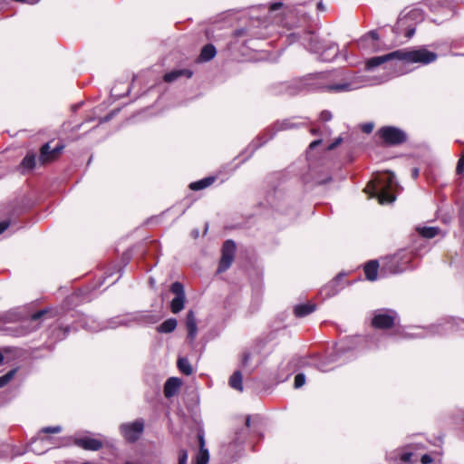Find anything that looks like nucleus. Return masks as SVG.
I'll list each match as a JSON object with an SVG mask.
<instances>
[{"label": "nucleus", "instance_id": "5701e85b", "mask_svg": "<svg viewBox=\"0 0 464 464\" xmlns=\"http://www.w3.org/2000/svg\"><path fill=\"white\" fill-rule=\"evenodd\" d=\"M419 234L426 238H432L440 234V230L437 227H423L417 228Z\"/></svg>", "mask_w": 464, "mask_h": 464}, {"label": "nucleus", "instance_id": "0e129e2a", "mask_svg": "<svg viewBox=\"0 0 464 464\" xmlns=\"http://www.w3.org/2000/svg\"><path fill=\"white\" fill-rule=\"evenodd\" d=\"M3 360H4V356H3V354L0 353V363L3 362Z\"/></svg>", "mask_w": 464, "mask_h": 464}, {"label": "nucleus", "instance_id": "f704fd0d", "mask_svg": "<svg viewBox=\"0 0 464 464\" xmlns=\"http://www.w3.org/2000/svg\"><path fill=\"white\" fill-rule=\"evenodd\" d=\"M187 329H188V338L192 343L195 340L197 334H198L197 324H192V325H187Z\"/></svg>", "mask_w": 464, "mask_h": 464}, {"label": "nucleus", "instance_id": "7c9ffc66", "mask_svg": "<svg viewBox=\"0 0 464 464\" xmlns=\"http://www.w3.org/2000/svg\"><path fill=\"white\" fill-rule=\"evenodd\" d=\"M170 291L176 296H185L183 285L179 282H174L170 286Z\"/></svg>", "mask_w": 464, "mask_h": 464}, {"label": "nucleus", "instance_id": "f257e3e1", "mask_svg": "<svg viewBox=\"0 0 464 464\" xmlns=\"http://www.w3.org/2000/svg\"><path fill=\"white\" fill-rule=\"evenodd\" d=\"M399 184L393 172L387 171L378 174L365 188V192L372 198H377L380 204L392 203L395 200V192Z\"/></svg>", "mask_w": 464, "mask_h": 464}, {"label": "nucleus", "instance_id": "6ab92c4d", "mask_svg": "<svg viewBox=\"0 0 464 464\" xmlns=\"http://www.w3.org/2000/svg\"><path fill=\"white\" fill-rule=\"evenodd\" d=\"M315 310V305L313 304H297L294 308V313L296 317H304Z\"/></svg>", "mask_w": 464, "mask_h": 464}, {"label": "nucleus", "instance_id": "412c9836", "mask_svg": "<svg viewBox=\"0 0 464 464\" xmlns=\"http://www.w3.org/2000/svg\"><path fill=\"white\" fill-rule=\"evenodd\" d=\"M102 111V109L100 107L95 108L94 111H93V116H92V117L89 116L88 119H87V121H92L95 119H98L99 120V123H102V122H106V121L111 120L113 118V116H114V112H115L114 110H111L104 117L100 116V111Z\"/></svg>", "mask_w": 464, "mask_h": 464}, {"label": "nucleus", "instance_id": "bb28decb", "mask_svg": "<svg viewBox=\"0 0 464 464\" xmlns=\"http://www.w3.org/2000/svg\"><path fill=\"white\" fill-rule=\"evenodd\" d=\"M185 296H175L170 303L171 312L179 313L184 308Z\"/></svg>", "mask_w": 464, "mask_h": 464}, {"label": "nucleus", "instance_id": "de8ad7c7", "mask_svg": "<svg viewBox=\"0 0 464 464\" xmlns=\"http://www.w3.org/2000/svg\"><path fill=\"white\" fill-rule=\"evenodd\" d=\"M342 142V139L341 138H338L336 139L333 143H331L329 146H328V150H334V148H336L340 143Z\"/></svg>", "mask_w": 464, "mask_h": 464}, {"label": "nucleus", "instance_id": "6e6d98bb", "mask_svg": "<svg viewBox=\"0 0 464 464\" xmlns=\"http://www.w3.org/2000/svg\"><path fill=\"white\" fill-rule=\"evenodd\" d=\"M250 356L248 353H245L244 356H243V360H242V362L244 365H246L249 360Z\"/></svg>", "mask_w": 464, "mask_h": 464}, {"label": "nucleus", "instance_id": "423d86ee", "mask_svg": "<svg viewBox=\"0 0 464 464\" xmlns=\"http://www.w3.org/2000/svg\"><path fill=\"white\" fill-rule=\"evenodd\" d=\"M49 313L48 310L44 309L32 314L30 318L22 322V324L19 329L16 330L14 335L23 336L37 330L40 325V320Z\"/></svg>", "mask_w": 464, "mask_h": 464}, {"label": "nucleus", "instance_id": "c03bdc74", "mask_svg": "<svg viewBox=\"0 0 464 464\" xmlns=\"http://www.w3.org/2000/svg\"><path fill=\"white\" fill-rule=\"evenodd\" d=\"M420 462L422 464H430L432 462V458L429 454H424L420 458Z\"/></svg>", "mask_w": 464, "mask_h": 464}, {"label": "nucleus", "instance_id": "13d9d810", "mask_svg": "<svg viewBox=\"0 0 464 464\" xmlns=\"http://www.w3.org/2000/svg\"><path fill=\"white\" fill-rule=\"evenodd\" d=\"M317 8L320 10V11H325L326 10V7L325 5L323 4V2H319L317 4Z\"/></svg>", "mask_w": 464, "mask_h": 464}, {"label": "nucleus", "instance_id": "3c124183", "mask_svg": "<svg viewBox=\"0 0 464 464\" xmlns=\"http://www.w3.org/2000/svg\"><path fill=\"white\" fill-rule=\"evenodd\" d=\"M321 142H322V140H314L313 142H311V143H310V145H309V149H310V150L314 149V148H315V147H317Z\"/></svg>", "mask_w": 464, "mask_h": 464}, {"label": "nucleus", "instance_id": "338daca9", "mask_svg": "<svg viewBox=\"0 0 464 464\" xmlns=\"http://www.w3.org/2000/svg\"><path fill=\"white\" fill-rule=\"evenodd\" d=\"M82 464H92V463H91V462H89V461H85V462H83Z\"/></svg>", "mask_w": 464, "mask_h": 464}, {"label": "nucleus", "instance_id": "f3484780", "mask_svg": "<svg viewBox=\"0 0 464 464\" xmlns=\"http://www.w3.org/2000/svg\"><path fill=\"white\" fill-rule=\"evenodd\" d=\"M301 125L302 123L294 122L292 119H285L276 121L273 126V130H275V132H277L280 130H286L294 128H298Z\"/></svg>", "mask_w": 464, "mask_h": 464}, {"label": "nucleus", "instance_id": "9b49d317", "mask_svg": "<svg viewBox=\"0 0 464 464\" xmlns=\"http://www.w3.org/2000/svg\"><path fill=\"white\" fill-rule=\"evenodd\" d=\"M74 444L86 450H98L102 447V441L92 437L89 432L82 435H75Z\"/></svg>", "mask_w": 464, "mask_h": 464}, {"label": "nucleus", "instance_id": "e433bc0d", "mask_svg": "<svg viewBox=\"0 0 464 464\" xmlns=\"http://www.w3.org/2000/svg\"><path fill=\"white\" fill-rule=\"evenodd\" d=\"M62 431V427L57 425V426H49V427H44L41 430V432L42 433H44V434H48V433H59Z\"/></svg>", "mask_w": 464, "mask_h": 464}, {"label": "nucleus", "instance_id": "603ef678", "mask_svg": "<svg viewBox=\"0 0 464 464\" xmlns=\"http://www.w3.org/2000/svg\"><path fill=\"white\" fill-rule=\"evenodd\" d=\"M340 54L343 56V58L347 61L348 60V52H347V49L344 48L343 50H342L340 52Z\"/></svg>", "mask_w": 464, "mask_h": 464}, {"label": "nucleus", "instance_id": "f03ea898", "mask_svg": "<svg viewBox=\"0 0 464 464\" xmlns=\"http://www.w3.org/2000/svg\"><path fill=\"white\" fill-rule=\"evenodd\" d=\"M421 19V14L418 9L409 11L407 14H401L393 28L397 35H404L411 38L415 33V21Z\"/></svg>", "mask_w": 464, "mask_h": 464}, {"label": "nucleus", "instance_id": "4d7b16f0", "mask_svg": "<svg viewBox=\"0 0 464 464\" xmlns=\"http://www.w3.org/2000/svg\"><path fill=\"white\" fill-rule=\"evenodd\" d=\"M42 445H43V446H48V445H50V446H51V449L55 447V443H54V441H53V438H51V437H50V443H43Z\"/></svg>", "mask_w": 464, "mask_h": 464}, {"label": "nucleus", "instance_id": "2eb2a0df", "mask_svg": "<svg viewBox=\"0 0 464 464\" xmlns=\"http://www.w3.org/2000/svg\"><path fill=\"white\" fill-rule=\"evenodd\" d=\"M181 386L180 379L177 377L169 378L164 385V395L166 398H171L176 395L179 392V389Z\"/></svg>", "mask_w": 464, "mask_h": 464}, {"label": "nucleus", "instance_id": "4468645a", "mask_svg": "<svg viewBox=\"0 0 464 464\" xmlns=\"http://www.w3.org/2000/svg\"><path fill=\"white\" fill-rule=\"evenodd\" d=\"M63 149V146H57L56 148L54 149H52L50 147V144L49 143H45L42 148H41V153H40V157H39V160L42 162V163H45L47 161H50L52 160L58 153H60V151Z\"/></svg>", "mask_w": 464, "mask_h": 464}, {"label": "nucleus", "instance_id": "a19ab883", "mask_svg": "<svg viewBox=\"0 0 464 464\" xmlns=\"http://www.w3.org/2000/svg\"><path fill=\"white\" fill-rule=\"evenodd\" d=\"M131 257H132V253L130 250H128L122 254L121 261H122V263H124L126 265L129 263V261L131 259Z\"/></svg>", "mask_w": 464, "mask_h": 464}, {"label": "nucleus", "instance_id": "dca6fc26", "mask_svg": "<svg viewBox=\"0 0 464 464\" xmlns=\"http://www.w3.org/2000/svg\"><path fill=\"white\" fill-rule=\"evenodd\" d=\"M192 72L188 69H180L175 70L170 72H168L164 75V81L166 82H172L178 80L181 76H185L187 78H190L192 76Z\"/></svg>", "mask_w": 464, "mask_h": 464}, {"label": "nucleus", "instance_id": "bf43d9fd", "mask_svg": "<svg viewBox=\"0 0 464 464\" xmlns=\"http://www.w3.org/2000/svg\"><path fill=\"white\" fill-rule=\"evenodd\" d=\"M244 34H245V30H243V29L237 30L235 32L236 36H238V37L244 35Z\"/></svg>", "mask_w": 464, "mask_h": 464}, {"label": "nucleus", "instance_id": "1a4fd4ad", "mask_svg": "<svg viewBox=\"0 0 464 464\" xmlns=\"http://www.w3.org/2000/svg\"><path fill=\"white\" fill-rule=\"evenodd\" d=\"M236 250V245L232 240H227L222 247V256L218 265V272L222 273L231 266Z\"/></svg>", "mask_w": 464, "mask_h": 464}, {"label": "nucleus", "instance_id": "9d476101", "mask_svg": "<svg viewBox=\"0 0 464 464\" xmlns=\"http://www.w3.org/2000/svg\"><path fill=\"white\" fill-rule=\"evenodd\" d=\"M381 138L388 144L395 145L406 140L405 133L395 127H383L379 130Z\"/></svg>", "mask_w": 464, "mask_h": 464}, {"label": "nucleus", "instance_id": "39448f33", "mask_svg": "<svg viewBox=\"0 0 464 464\" xmlns=\"http://www.w3.org/2000/svg\"><path fill=\"white\" fill-rule=\"evenodd\" d=\"M411 260V254L401 250L393 256L385 257L382 270L390 274H399L405 271Z\"/></svg>", "mask_w": 464, "mask_h": 464}, {"label": "nucleus", "instance_id": "ea45409f", "mask_svg": "<svg viewBox=\"0 0 464 464\" xmlns=\"http://www.w3.org/2000/svg\"><path fill=\"white\" fill-rule=\"evenodd\" d=\"M188 460V451L186 450H180L179 454V463L178 464H187Z\"/></svg>", "mask_w": 464, "mask_h": 464}, {"label": "nucleus", "instance_id": "6e6552de", "mask_svg": "<svg viewBox=\"0 0 464 464\" xmlns=\"http://www.w3.org/2000/svg\"><path fill=\"white\" fill-rule=\"evenodd\" d=\"M396 317L397 314L394 311L379 310L375 312L372 324L375 328L387 329L394 324Z\"/></svg>", "mask_w": 464, "mask_h": 464}, {"label": "nucleus", "instance_id": "e2e57ef3", "mask_svg": "<svg viewBox=\"0 0 464 464\" xmlns=\"http://www.w3.org/2000/svg\"><path fill=\"white\" fill-rule=\"evenodd\" d=\"M319 369H320L321 371H323V372H326V371H327V369H325V368H324V367H323L322 365H320V366H319Z\"/></svg>", "mask_w": 464, "mask_h": 464}, {"label": "nucleus", "instance_id": "79ce46f5", "mask_svg": "<svg viewBox=\"0 0 464 464\" xmlns=\"http://www.w3.org/2000/svg\"><path fill=\"white\" fill-rule=\"evenodd\" d=\"M320 119L323 121H328L332 119V113L328 111H324L321 112L320 114Z\"/></svg>", "mask_w": 464, "mask_h": 464}, {"label": "nucleus", "instance_id": "a878e982", "mask_svg": "<svg viewBox=\"0 0 464 464\" xmlns=\"http://www.w3.org/2000/svg\"><path fill=\"white\" fill-rule=\"evenodd\" d=\"M177 364H178L179 370L182 373H184L186 375H190L193 372L192 366L187 358H179Z\"/></svg>", "mask_w": 464, "mask_h": 464}, {"label": "nucleus", "instance_id": "4c0bfd02", "mask_svg": "<svg viewBox=\"0 0 464 464\" xmlns=\"http://www.w3.org/2000/svg\"><path fill=\"white\" fill-rule=\"evenodd\" d=\"M340 278H341V275H339L338 276H336V277L334 278V280H333V281L331 282V284H330L328 286H326V287H325V289H324V290L328 291V292H327V294H326L328 296H331V295H335L336 291H332V290H329V289H330V288H332V287H333V285H337V284H338V282H339V280H340Z\"/></svg>", "mask_w": 464, "mask_h": 464}, {"label": "nucleus", "instance_id": "aec40b11", "mask_svg": "<svg viewBox=\"0 0 464 464\" xmlns=\"http://www.w3.org/2000/svg\"><path fill=\"white\" fill-rule=\"evenodd\" d=\"M178 322L175 318H169L164 321L157 328L159 333L169 334L172 333L177 327Z\"/></svg>", "mask_w": 464, "mask_h": 464}, {"label": "nucleus", "instance_id": "ddd939ff", "mask_svg": "<svg viewBox=\"0 0 464 464\" xmlns=\"http://www.w3.org/2000/svg\"><path fill=\"white\" fill-rule=\"evenodd\" d=\"M43 443H50V437H37L32 440L28 446V450L38 455L44 454L51 449V446H43Z\"/></svg>", "mask_w": 464, "mask_h": 464}, {"label": "nucleus", "instance_id": "69168bd1", "mask_svg": "<svg viewBox=\"0 0 464 464\" xmlns=\"http://www.w3.org/2000/svg\"><path fill=\"white\" fill-rule=\"evenodd\" d=\"M450 220V218H445V219H444V222H449Z\"/></svg>", "mask_w": 464, "mask_h": 464}, {"label": "nucleus", "instance_id": "864d4df0", "mask_svg": "<svg viewBox=\"0 0 464 464\" xmlns=\"http://www.w3.org/2000/svg\"><path fill=\"white\" fill-rule=\"evenodd\" d=\"M60 331L63 332L61 338H64L69 333V327L61 328Z\"/></svg>", "mask_w": 464, "mask_h": 464}, {"label": "nucleus", "instance_id": "72a5a7b5", "mask_svg": "<svg viewBox=\"0 0 464 464\" xmlns=\"http://www.w3.org/2000/svg\"><path fill=\"white\" fill-rule=\"evenodd\" d=\"M453 328H454L453 324L449 322V323H446L443 325L437 326L436 327V333H438V334H446V333H449V332H452Z\"/></svg>", "mask_w": 464, "mask_h": 464}, {"label": "nucleus", "instance_id": "f8f14e48", "mask_svg": "<svg viewBox=\"0 0 464 464\" xmlns=\"http://www.w3.org/2000/svg\"><path fill=\"white\" fill-rule=\"evenodd\" d=\"M394 59L398 60V53H396V51L384 55L370 58L366 62L365 68L367 70H373L374 68L381 66L384 63H388L393 61Z\"/></svg>", "mask_w": 464, "mask_h": 464}, {"label": "nucleus", "instance_id": "393cba45", "mask_svg": "<svg viewBox=\"0 0 464 464\" xmlns=\"http://www.w3.org/2000/svg\"><path fill=\"white\" fill-rule=\"evenodd\" d=\"M214 178L208 177L198 181H195L189 184V188L192 190H200L208 186H210L214 182Z\"/></svg>", "mask_w": 464, "mask_h": 464}, {"label": "nucleus", "instance_id": "49530a36", "mask_svg": "<svg viewBox=\"0 0 464 464\" xmlns=\"http://www.w3.org/2000/svg\"><path fill=\"white\" fill-rule=\"evenodd\" d=\"M373 129V124L372 123H366L362 126V130L365 132V133H370Z\"/></svg>", "mask_w": 464, "mask_h": 464}, {"label": "nucleus", "instance_id": "09e8293b", "mask_svg": "<svg viewBox=\"0 0 464 464\" xmlns=\"http://www.w3.org/2000/svg\"><path fill=\"white\" fill-rule=\"evenodd\" d=\"M198 442H199L200 450L205 449L204 435L201 433L198 434Z\"/></svg>", "mask_w": 464, "mask_h": 464}, {"label": "nucleus", "instance_id": "5fc2aeb1", "mask_svg": "<svg viewBox=\"0 0 464 464\" xmlns=\"http://www.w3.org/2000/svg\"><path fill=\"white\" fill-rule=\"evenodd\" d=\"M411 176L413 179H416L419 176V169H417V168L412 169Z\"/></svg>", "mask_w": 464, "mask_h": 464}, {"label": "nucleus", "instance_id": "0eeeda50", "mask_svg": "<svg viewBox=\"0 0 464 464\" xmlns=\"http://www.w3.org/2000/svg\"><path fill=\"white\" fill-rule=\"evenodd\" d=\"M144 430V421L136 420L132 422L124 423L121 426V432L123 438L129 442H134L142 434Z\"/></svg>", "mask_w": 464, "mask_h": 464}, {"label": "nucleus", "instance_id": "c756f323", "mask_svg": "<svg viewBox=\"0 0 464 464\" xmlns=\"http://www.w3.org/2000/svg\"><path fill=\"white\" fill-rule=\"evenodd\" d=\"M372 40V42L377 41L379 39V34L376 31H371L369 32L365 36L361 38L359 44L361 46H364V44L369 41Z\"/></svg>", "mask_w": 464, "mask_h": 464}, {"label": "nucleus", "instance_id": "58836bf2", "mask_svg": "<svg viewBox=\"0 0 464 464\" xmlns=\"http://www.w3.org/2000/svg\"><path fill=\"white\" fill-rule=\"evenodd\" d=\"M196 324H197V321H196V317H195L193 311H188L187 314V318H186V326Z\"/></svg>", "mask_w": 464, "mask_h": 464}, {"label": "nucleus", "instance_id": "c9c22d12", "mask_svg": "<svg viewBox=\"0 0 464 464\" xmlns=\"http://www.w3.org/2000/svg\"><path fill=\"white\" fill-rule=\"evenodd\" d=\"M305 383V376L304 373H298L295 377L294 386L295 389L301 388Z\"/></svg>", "mask_w": 464, "mask_h": 464}, {"label": "nucleus", "instance_id": "8fccbe9b", "mask_svg": "<svg viewBox=\"0 0 464 464\" xmlns=\"http://www.w3.org/2000/svg\"><path fill=\"white\" fill-rule=\"evenodd\" d=\"M281 6H282V3H280V2H276V3H273V4L270 5V10H271V11H276V10H278Z\"/></svg>", "mask_w": 464, "mask_h": 464}, {"label": "nucleus", "instance_id": "473e14b6", "mask_svg": "<svg viewBox=\"0 0 464 464\" xmlns=\"http://www.w3.org/2000/svg\"><path fill=\"white\" fill-rule=\"evenodd\" d=\"M209 459L208 450L207 449L199 450V453L197 457L198 464H207Z\"/></svg>", "mask_w": 464, "mask_h": 464}, {"label": "nucleus", "instance_id": "c85d7f7f", "mask_svg": "<svg viewBox=\"0 0 464 464\" xmlns=\"http://www.w3.org/2000/svg\"><path fill=\"white\" fill-rule=\"evenodd\" d=\"M22 165L24 169H32L35 166V156L34 154L26 155L23 161Z\"/></svg>", "mask_w": 464, "mask_h": 464}, {"label": "nucleus", "instance_id": "37998d69", "mask_svg": "<svg viewBox=\"0 0 464 464\" xmlns=\"http://www.w3.org/2000/svg\"><path fill=\"white\" fill-rule=\"evenodd\" d=\"M463 170H464V154L459 160L458 165H457V172L458 173H461Z\"/></svg>", "mask_w": 464, "mask_h": 464}, {"label": "nucleus", "instance_id": "a18cd8bd", "mask_svg": "<svg viewBox=\"0 0 464 464\" xmlns=\"http://www.w3.org/2000/svg\"><path fill=\"white\" fill-rule=\"evenodd\" d=\"M9 226H10V222L9 221H6V220L1 221L0 222V235L3 232H5L8 228Z\"/></svg>", "mask_w": 464, "mask_h": 464}, {"label": "nucleus", "instance_id": "2f4dec72", "mask_svg": "<svg viewBox=\"0 0 464 464\" xmlns=\"http://www.w3.org/2000/svg\"><path fill=\"white\" fill-rule=\"evenodd\" d=\"M16 370L13 369L0 377V388L6 385L15 375Z\"/></svg>", "mask_w": 464, "mask_h": 464}, {"label": "nucleus", "instance_id": "20e7f679", "mask_svg": "<svg viewBox=\"0 0 464 464\" xmlns=\"http://www.w3.org/2000/svg\"><path fill=\"white\" fill-rule=\"evenodd\" d=\"M308 49L312 53L319 54L324 62L334 60L339 53L338 46L335 44L326 43L314 34L310 35Z\"/></svg>", "mask_w": 464, "mask_h": 464}, {"label": "nucleus", "instance_id": "cd10ccee", "mask_svg": "<svg viewBox=\"0 0 464 464\" xmlns=\"http://www.w3.org/2000/svg\"><path fill=\"white\" fill-rule=\"evenodd\" d=\"M357 88V86H353L352 83L345 82L341 84H333L329 85L327 89L332 92H347Z\"/></svg>", "mask_w": 464, "mask_h": 464}, {"label": "nucleus", "instance_id": "680f3d73", "mask_svg": "<svg viewBox=\"0 0 464 464\" xmlns=\"http://www.w3.org/2000/svg\"><path fill=\"white\" fill-rule=\"evenodd\" d=\"M409 458H410V455H404V456L402 457V459H403L404 461H406V460H408V459H409Z\"/></svg>", "mask_w": 464, "mask_h": 464}, {"label": "nucleus", "instance_id": "052dcab7", "mask_svg": "<svg viewBox=\"0 0 464 464\" xmlns=\"http://www.w3.org/2000/svg\"><path fill=\"white\" fill-rule=\"evenodd\" d=\"M246 425L247 427H249V426H250V418H249V417H247V418H246Z\"/></svg>", "mask_w": 464, "mask_h": 464}, {"label": "nucleus", "instance_id": "7ed1b4c3", "mask_svg": "<svg viewBox=\"0 0 464 464\" xmlns=\"http://www.w3.org/2000/svg\"><path fill=\"white\" fill-rule=\"evenodd\" d=\"M398 61L407 63H420L428 64L437 59V54L433 52L428 51L425 48L413 49V50H398Z\"/></svg>", "mask_w": 464, "mask_h": 464}, {"label": "nucleus", "instance_id": "a211bd4d", "mask_svg": "<svg viewBox=\"0 0 464 464\" xmlns=\"http://www.w3.org/2000/svg\"><path fill=\"white\" fill-rule=\"evenodd\" d=\"M379 264L377 261L372 260L368 262L364 266L365 276L370 281H374L377 278V272Z\"/></svg>", "mask_w": 464, "mask_h": 464}, {"label": "nucleus", "instance_id": "774afa93", "mask_svg": "<svg viewBox=\"0 0 464 464\" xmlns=\"http://www.w3.org/2000/svg\"><path fill=\"white\" fill-rule=\"evenodd\" d=\"M312 133H316V130H312Z\"/></svg>", "mask_w": 464, "mask_h": 464}, {"label": "nucleus", "instance_id": "4be33fe9", "mask_svg": "<svg viewBox=\"0 0 464 464\" xmlns=\"http://www.w3.org/2000/svg\"><path fill=\"white\" fill-rule=\"evenodd\" d=\"M229 385L231 388L242 392V374L239 371L235 372L229 378Z\"/></svg>", "mask_w": 464, "mask_h": 464}, {"label": "nucleus", "instance_id": "b1692460", "mask_svg": "<svg viewBox=\"0 0 464 464\" xmlns=\"http://www.w3.org/2000/svg\"><path fill=\"white\" fill-rule=\"evenodd\" d=\"M216 55V48L212 44H207L201 50L199 58L201 61L207 62L214 58Z\"/></svg>", "mask_w": 464, "mask_h": 464}]
</instances>
